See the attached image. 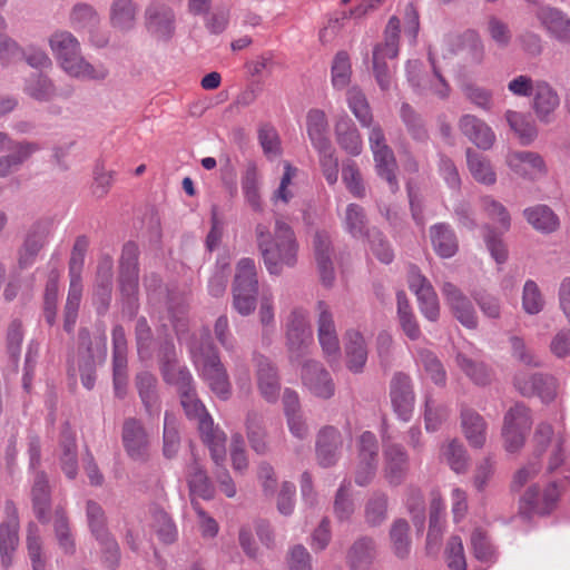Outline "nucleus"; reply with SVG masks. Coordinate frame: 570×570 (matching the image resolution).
Instances as JSON below:
<instances>
[{"label": "nucleus", "instance_id": "obj_1", "mask_svg": "<svg viewBox=\"0 0 570 570\" xmlns=\"http://www.w3.org/2000/svg\"><path fill=\"white\" fill-rule=\"evenodd\" d=\"M255 234L258 250L269 274L279 275L284 266L296 265L298 243L287 223L276 219L273 234L266 225L257 224Z\"/></svg>", "mask_w": 570, "mask_h": 570}, {"label": "nucleus", "instance_id": "obj_2", "mask_svg": "<svg viewBox=\"0 0 570 570\" xmlns=\"http://www.w3.org/2000/svg\"><path fill=\"white\" fill-rule=\"evenodd\" d=\"M48 43L60 68L71 78L100 81L108 77L104 65H92L85 59L79 40L70 31L56 30Z\"/></svg>", "mask_w": 570, "mask_h": 570}, {"label": "nucleus", "instance_id": "obj_3", "mask_svg": "<svg viewBox=\"0 0 570 570\" xmlns=\"http://www.w3.org/2000/svg\"><path fill=\"white\" fill-rule=\"evenodd\" d=\"M188 347L194 365L208 383L210 390L213 392H228V375L209 334L205 333L199 340H193Z\"/></svg>", "mask_w": 570, "mask_h": 570}, {"label": "nucleus", "instance_id": "obj_4", "mask_svg": "<svg viewBox=\"0 0 570 570\" xmlns=\"http://www.w3.org/2000/svg\"><path fill=\"white\" fill-rule=\"evenodd\" d=\"M138 254L136 244L127 243L122 247L119 261V288L122 297V313L130 318L136 316L139 308Z\"/></svg>", "mask_w": 570, "mask_h": 570}, {"label": "nucleus", "instance_id": "obj_5", "mask_svg": "<svg viewBox=\"0 0 570 570\" xmlns=\"http://www.w3.org/2000/svg\"><path fill=\"white\" fill-rule=\"evenodd\" d=\"M401 21L393 16L384 30V42L373 49V71L382 90H389L392 81V67L387 60H394L399 55Z\"/></svg>", "mask_w": 570, "mask_h": 570}, {"label": "nucleus", "instance_id": "obj_6", "mask_svg": "<svg viewBox=\"0 0 570 570\" xmlns=\"http://www.w3.org/2000/svg\"><path fill=\"white\" fill-rule=\"evenodd\" d=\"M233 306L243 316L254 312L257 303L258 279L254 259L244 257L236 265L233 282Z\"/></svg>", "mask_w": 570, "mask_h": 570}, {"label": "nucleus", "instance_id": "obj_7", "mask_svg": "<svg viewBox=\"0 0 570 570\" xmlns=\"http://www.w3.org/2000/svg\"><path fill=\"white\" fill-rule=\"evenodd\" d=\"M52 233L53 220L49 217L38 218L24 229L16 254L19 269L30 268L37 262L41 250L48 245Z\"/></svg>", "mask_w": 570, "mask_h": 570}, {"label": "nucleus", "instance_id": "obj_8", "mask_svg": "<svg viewBox=\"0 0 570 570\" xmlns=\"http://www.w3.org/2000/svg\"><path fill=\"white\" fill-rule=\"evenodd\" d=\"M285 345L292 360L303 357L313 344V330L307 309L294 307L285 318Z\"/></svg>", "mask_w": 570, "mask_h": 570}, {"label": "nucleus", "instance_id": "obj_9", "mask_svg": "<svg viewBox=\"0 0 570 570\" xmlns=\"http://www.w3.org/2000/svg\"><path fill=\"white\" fill-rule=\"evenodd\" d=\"M531 426L530 410L521 403L511 406L504 414L501 429L504 450L509 453L520 452L525 444Z\"/></svg>", "mask_w": 570, "mask_h": 570}, {"label": "nucleus", "instance_id": "obj_10", "mask_svg": "<svg viewBox=\"0 0 570 570\" xmlns=\"http://www.w3.org/2000/svg\"><path fill=\"white\" fill-rule=\"evenodd\" d=\"M560 497L557 481L548 482L543 488L533 483L521 495L519 512L527 518L532 514L548 515L557 508Z\"/></svg>", "mask_w": 570, "mask_h": 570}, {"label": "nucleus", "instance_id": "obj_11", "mask_svg": "<svg viewBox=\"0 0 570 570\" xmlns=\"http://www.w3.org/2000/svg\"><path fill=\"white\" fill-rule=\"evenodd\" d=\"M407 284L417 298L421 313L431 322L438 321L440 316V303L438 295L431 282L415 265L409 266Z\"/></svg>", "mask_w": 570, "mask_h": 570}, {"label": "nucleus", "instance_id": "obj_12", "mask_svg": "<svg viewBox=\"0 0 570 570\" xmlns=\"http://www.w3.org/2000/svg\"><path fill=\"white\" fill-rule=\"evenodd\" d=\"M317 337L320 345L328 362L337 363L341 356V347L333 313L324 301L317 302Z\"/></svg>", "mask_w": 570, "mask_h": 570}, {"label": "nucleus", "instance_id": "obj_13", "mask_svg": "<svg viewBox=\"0 0 570 570\" xmlns=\"http://www.w3.org/2000/svg\"><path fill=\"white\" fill-rule=\"evenodd\" d=\"M144 23L154 38L168 41L175 32L174 11L165 3L153 1L145 9Z\"/></svg>", "mask_w": 570, "mask_h": 570}, {"label": "nucleus", "instance_id": "obj_14", "mask_svg": "<svg viewBox=\"0 0 570 570\" xmlns=\"http://www.w3.org/2000/svg\"><path fill=\"white\" fill-rule=\"evenodd\" d=\"M441 293L454 317L466 328L478 327V315L469 297L453 283L444 282Z\"/></svg>", "mask_w": 570, "mask_h": 570}, {"label": "nucleus", "instance_id": "obj_15", "mask_svg": "<svg viewBox=\"0 0 570 570\" xmlns=\"http://www.w3.org/2000/svg\"><path fill=\"white\" fill-rule=\"evenodd\" d=\"M410 461L404 448L400 444L387 443L383 448V475L389 485H401L409 473Z\"/></svg>", "mask_w": 570, "mask_h": 570}, {"label": "nucleus", "instance_id": "obj_16", "mask_svg": "<svg viewBox=\"0 0 570 570\" xmlns=\"http://www.w3.org/2000/svg\"><path fill=\"white\" fill-rule=\"evenodd\" d=\"M535 18L552 39L562 45H570V17L566 12L546 4L537 9Z\"/></svg>", "mask_w": 570, "mask_h": 570}, {"label": "nucleus", "instance_id": "obj_17", "mask_svg": "<svg viewBox=\"0 0 570 570\" xmlns=\"http://www.w3.org/2000/svg\"><path fill=\"white\" fill-rule=\"evenodd\" d=\"M505 163L515 175L532 181L546 176L548 171L544 159L534 151H510Z\"/></svg>", "mask_w": 570, "mask_h": 570}, {"label": "nucleus", "instance_id": "obj_18", "mask_svg": "<svg viewBox=\"0 0 570 570\" xmlns=\"http://www.w3.org/2000/svg\"><path fill=\"white\" fill-rule=\"evenodd\" d=\"M376 558V541L370 535H361L346 550L345 562L350 570H371Z\"/></svg>", "mask_w": 570, "mask_h": 570}, {"label": "nucleus", "instance_id": "obj_19", "mask_svg": "<svg viewBox=\"0 0 570 570\" xmlns=\"http://www.w3.org/2000/svg\"><path fill=\"white\" fill-rule=\"evenodd\" d=\"M111 341L114 384L116 390H121L127 382L128 344L125 328L120 324L112 327Z\"/></svg>", "mask_w": 570, "mask_h": 570}, {"label": "nucleus", "instance_id": "obj_20", "mask_svg": "<svg viewBox=\"0 0 570 570\" xmlns=\"http://www.w3.org/2000/svg\"><path fill=\"white\" fill-rule=\"evenodd\" d=\"M532 96V109L537 118L543 124H550L554 111L560 106V97L557 90L548 81L537 80Z\"/></svg>", "mask_w": 570, "mask_h": 570}, {"label": "nucleus", "instance_id": "obj_21", "mask_svg": "<svg viewBox=\"0 0 570 570\" xmlns=\"http://www.w3.org/2000/svg\"><path fill=\"white\" fill-rule=\"evenodd\" d=\"M344 354L346 367L353 373H362L368 355L367 343L364 335L355 328L344 334Z\"/></svg>", "mask_w": 570, "mask_h": 570}, {"label": "nucleus", "instance_id": "obj_22", "mask_svg": "<svg viewBox=\"0 0 570 570\" xmlns=\"http://www.w3.org/2000/svg\"><path fill=\"white\" fill-rule=\"evenodd\" d=\"M460 131L478 148L489 150L495 141L491 127L474 115H463L459 119Z\"/></svg>", "mask_w": 570, "mask_h": 570}, {"label": "nucleus", "instance_id": "obj_23", "mask_svg": "<svg viewBox=\"0 0 570 570\" xmlns=\"http://www.w3.org/2000/svg\"><path fill=\"white\" fill-rule=\"evenodd\" d=\"M342 446L341 433L333 426L323 428L316 439V459L321 466L334 465L340 455Z\"/></svg>", "mask_w": 570, "mask_h": 570}, {"label": "nucleus", "instance_id": "obj_24", "mask_svg": "<svg viewBox=\"0 0 570 570\" xmlns=\"http://www.w3.org/2000/svg\"><path fill=\"white\" fill-rule=\"evenodd\" d=\"M314 250L317 269L322 284L326 287H331L335 281V272L332 261V242L330 236L325 233L317 232L314 235Z\"/></svg>", "mask_w": 570, "mask_h": 570}, {"label": "nucleus", "instance_id": "obj_25", "mask_svg": "<svg viewBox=\"0 0 570 570\" xmlns=\"http://www.w3.org/2000/svg\"><path fill=\"white\" fill-rule=\"evenodd\" d=\"M139 6L134 0H112L109 7L110 27L126 33L135 29Z\"/></svg>", "mask_w": 570, "mask_h": 570}, {"label": "nucleus", "instance_id": "obj_26", "mask_svg": "<svg viewBox=\"0 0 570 570\" xmlns=\"http://www.w3.org/2000/svg\"><path fill=\"white\" fill-rule=\"evenodd\" d=\"M122 443L128 455L134 460H142L148 450L147 433L139 421L128 419L122 428Z\"/></svg>", "mask_w": 570, "mask_h": 570}, {"label": "nucleus", "instance_id": "obj_27", "mask_svg": "<svg viewBox=\"0 0 570 570\" xmlns=\"http://www.w3.org/2000/svg\"><path fill=\"white\" fill-rule=\"evenodd\" d=\"M40 146L33 141H14L7 148L10 153L0 157V178L18 170Z\"/></svg>", "mask_w": 570, "mask_h": 570}, {"label": "nucleus", "instance_id": "obj_28", "mask_svg": "<svg viewBox=\"0 0 570 570\" xmlns=\"http://www.w3.org/2000/svg\"><path fill=\"white\" fill-rule=\"evenodd\" d=\"M335 138L338 146L351 156H358L363 150V140L353 120L343 115L335 124Z\"/></svg>", "mask_w": 570, "mask_h": 570}, {"label": "nucleus", "instance_id": "obj_29", "mask_svg": "<svg viewBox=\"0 0 570 570\" xmlns=\"http://www.w3.org/2000/svg\"><path fill=\"white\" fill-rule=\"evenodd\" d=\"M202 441L207 445L210 458L220 466L226 459V441L227 436L224 431L214 425L213 419L203 421L198 428Z\"/></svg>", "mask_w": 570, "mask_h": 570}, {"label": "nucleus", "instance_id": "obj_30", "mask_svg": "<svg viewBox=\"0 0 570 570\" xmlns=\"http://www.w3.org/2000/svg\"><path fill=\"white\" fill-rule=\"evenodd\" d=\"M435 254L442 258H451L459 250V240L453 228L446 223H436L429 230Z\"/></svg>", "mask_w": 570, "mask_h": 570}, {"label": "nucleus", "instance_id": "obj_31", "mask_svg": "<svg viewBox=\"0 0 570 570\" xmlns=\"http://www.w3.org/2000/svg\"><path fill=\"white\" fill-rule=\"evenodd\" d=\"M79 355L81 363L101 364L107 356V337L105 333L91 337L88 330L79 331Z\"/></svg>", "mask_w": 570, "mask_h": 570}, {"label": "nucleus", "instance_id": "obj_32", "mask_svg": "<svg viewBox=\"0 0 570 570\" xmlns=\"http://www.w3.org/2000/svg\"><path fill=\"white\" fill-rule=\"evenodd\" d=\"M32 509L36 518L48 523L50 520L51 495L48 478L45 472H37L31 488Z\"/></svg>", "mask_w": 570, "mask_h": 570}, {"label": "nucleus", "instance_id": "obj_33", "mask_svg": "<svg viewBox=\"0 0 570 570\" xmlns=\"http://www.w3.org/2000/svg\"><path fill=\"white\" fill-rule=\"evenodd\" d=\"M59 445L62 451L60 455L61 469L67 478L75 479L78 473L77 444L75 434L68 423L61 430Z\"/></svg>", "mask_w": 570, "mask_h": 570}, {"label": "nucleus", "instance_id": "obj_34", "mask_svg": "<svg viewBox=\"0 0 570 570\" xmlns=\"http://www.w3.org/2000/svg\"><path fill=\"white\" fill-rule=\"evenodd\" d=\"M389 518V495L374 491L364 504V521L370 528L381 527Z\"/></svg>", "mask_w": 570, "mask_h": 570}, {"label": "nucleus", "instance_id": "obj_35", "mask_svg": "<svg viewBox=\"0 0 570 570\" xmlns=\"http://www.w3.org/2000/svg\"><path fill=\"white\" fill-rule=\"evenodd\" d=\"M465 155L468 169L475 181L485 186H492L497 183V173L485 156L472 148H468Z\"/></svg>", "mask_w": 570, "mask_h": 570}, {"label": "nucleus", "instance_id": "obj_36", "mask_svg": "<svg viewBox=\"0 0 570 570\" xmlns=\"http://www.w3.org/2000/svg\"><path fill=\"white\" fill-rule=\"evenodd\" d=\"M461 424L470 445L481 449L487 439V423L483 417L471 409H463L461 412Z\"/></svg>", "mask_w": 570, "mask_h": 570}, {"label": "nucleus", "instance_id": "obj_37", "mask_svg": "<svg viewBox=\"0 0 570 570\" xmlns=\"http://www.w3.org/2000/svg\"><path fill=\"white\" fill-rule=\"evenodd\" d=\"M302 380L309 390L320 392H332L334 389L330 373L323 365L314 360H308L302 368Z\"/></svg>", "mask_w": 570, "mask_h": 570}, {"label": "nucleus", "instance_id": "obj_38", "mask_svg": "<svg viewBox=\"0 0 570 570\" xmlns=\"http://www.w3.org/2000/svg\"><path fill=\"white\" fill-rule=\"evenodd\" d=\"M456 53L471 65H480L484 59V46L480 36L473 30H466L456 37Z\"/></svg>", "mask_w": 570, "mask_h": 570}, {"label": "nucleus", "instance_id": "obj_39", "mask_svg": "<svg viewBox=\"0 0 570 570\" xmlns=\"http://www.w3.org/2000/svg\"><path fill=\"white\" fill-rule=\"evenodd\" d=\"M187 482L191 495L204 500H212L215 495V488L209 480L206 470L195 460L188 465Z\"/></svg>", "mask_w": 570, "mask_h": 570}, {"label": "nucleus", "instance_id": "obj_40", "mask_svg": "<svg viewBox=\"0 0 570 570\" xmlns=\"http://www.w3.org/2000/svg\"><path fill=\"white\" fill-rule=\"evenodd\" d=\"M441 459L450 466L456 474H463L468 471L470 465V456L459 440L453 439L443 443L440 450Z\"/></svg>", "mask_w": 570, "mask_h": 570}, {"label": "nucleus", "instance_id": "obj_41", "mask_svg": "<svg viewBox=\"0 0 570 570\" xmlns=\"http://www.w3.org/2000/svg\"><path fill=\"white\" fill-rule=\"evenodd\" d=\"M527 222L541 233H552L559 227V218L547 205H535L523 210Z\"/></svg>", "mask_w": 570, "mask_h": 570}, {"label": "nucleus", "instance_id": "obj_42", "mask_svg": "<svg viewBox=\"0 0 570 570\" xmlns=\"http://www.w3.org/2000/svg\"><path fill=\"white\" fill-rule=\"evenodd\" d=\"M410 530L409 522L403 518L395 519L390 527L389 538L392 551L399 559L407 558L411 552Z\"/></svg>", "mask_w": 570, "mask_h": 570}, {"label": "nucleus", "instance_id": "obj_43", "mask_svg": "<svg viewBox=\"0 0 570 570\" xmlns=\"http://www.w3.org/2000/svg\"><path fill=\"white\" fill-rule=\"evenodd\" d=\"M20 524L0 523V564L8 569L19 546Z\"/></svg>", "mask_w": 570, "mask_h": 570}, {"label": "nucleus", "instance_id": "obj_44", "mask_svg": "<svg viewBox=\"0 0 570 570\" xmlns=\"http://www.w3.org/2000/svg\"><path fill=\"white\" fill-rule=\"evenodd\" d=\"M24 92L38 101H49L57 96L53 81L41 72H33L26 79Z\"/></svg>", "mask_w": 570, "mask_h": 570}, {"label": "nucleus", "instance_id": "obj_45", "mask_svg": "<svg viewBox=\"0 0 570 570\" xmlns=\"http://www.w3.org/2000/svg\"><path fill=\"white\" fill-rule=\"evenodd\" d=\"M344 229L354 238H367L372 230L367 227L364 208L357 204H350L343 217Z\"/></svg>", "mask_w": 570, "mask_h": 570}, {"label": "nucleus", "instance_id": "obj_46", "mask_svg": "<svg viewBox=\"0 0 570 570\" xmlns=\"http://www.w3.org/2000/svg\"><path fill=\"white\" fill-rule=\"evenodd\" d=\"M306 129L313 147L330 144L327 137L328 122L325 112L321 109H311L306 116Z\"/></svg>", "mask_w": 570, "mask_h": 570}, {"label": "nucleus", "instance_id": "obj_47", "mask_svg": "<svg viewBox=\"0 0 570 570\" xmlns=\"http://www.w3.org/2000/svg\"><path fill=\"white\" fill-rule=\"evenodd\" d=\"M82 297L81 277H70L68 296L65 305V331L71 333L73 331L78 311Z\"/></svg>", "mask_w": 570, "mask_h": 570}, {"label": "nucleus", "instance_id": "obj_48", "mask_svg": "<svg viewBox=\"0 0 570 570\" xmlns=\"http://www.w3.org/2000/svg\"><path fill=\"white\" fill-rule=\"evenodd\" d=\"M515 387L519 392H552L560 387L558 380L547 373H533L518 376Z\"/></svg>", "mask_w": 570, "mask_h": 570}, {"label": "nucleus", "instance_id": "obj_49", "mask_svg": "<svg viewBox=\"0 0 570 570\" xmlns=\"http://www.w3.org/2000/svg\"><path fill=\"white\" fill-rule=\"evenodd\" d=\"M377 175L385 179L392 193L399 189L396 177L397 163L392 149L375 153L373 155Z\"/></svg>", "mask_w": 570, "mask_h": 570}, {"label": "nucleus", "instance_id": "obj_50", "mask_svg": "<svg viewBox=\"0 0 570 570\" xmlns=\"http://www.w3.org/2000/svg\"><path fill=\"white\" fill-rule=\"evenodd\" d=\"M69 22L76 30H92L100 22L97 10L89 3H76L69 14Z\"/></svg>", "mask_w": 570, "mask_h": 570}, {"label": "nucleus", "instance_id": "obj_51", "mask_svg": "<svg viewBox=\"0 0 570 570\" xmlns=\"http://www.w3.org/2000/svg\"><path fill=\"white\" fill-rule=\"evenodd\" d=\"M505 119L510 128L519 137L521 144L529 145L537 137L538 131L534 122L524 114L508 110Z\"/></svg>", "mask_w": 570, "mask_h": 570}, {"label": "nucleus", "instance_id": "obj_52", "mask_svg": "<svg viewBox=\"0 0 570 570\" xmlns=\"http://www.w3.org/2000/svg\"><path fill=\"white\" fill-rule=\"evenodd\" d=\"M405 504L417 533H422L425 523V502L422 491L412 485L407 487Z\"/></svg>", "mask_w": 570, "mask_h": 570}, {"label": "nucleus", "instance_id": "obj_53", "mask_svg": "<svg viewBox=\"0 0 570 570\" xmlns=\"http://www.w3.org/2000/svg\"><path fill=\"white\" fill-rule=\"evenodd\" d=\"M416 360L424 367L431 380L439 387H442L445 383L446 373L436 355L425 347H420L416 351Z\"/></svg>", "mask_w": 570, "mask_h": 570}, {"label": "nucleus", "instance_id": "obj_54", "mask_svg": "<svg viewBox=\"0 0 570 570\" xmlns=\"http://www.w3.org/2000/svg\"><path fill=\"white\" fill-rule=\"evenodd\" d=\"M26 544L32 569L46 570V561L42 558V541L40 531L35 522H29L27 524Z\"/></svg>", "mask_w": 570, "mask_h": 570}, {"label": "nucleus", "instance_id": "obj_55", "mask_svg": "<svg viewBox=\"0 0 570 570\" xmlns=\"http://www.w3.org/2000/svg\"><path fill=\"white\" fill-rule=\"evenodd\" d=\"M347 104L361 126H372L373 115L365 95L360 89L354 87L347 91Z\"/></svg>", "mask_w": 570, "mask_h": 570}, {"label": "nucleus", "instance_id": "obj_56", "mask_svg": "<svg viewBox=\"0 0 570 570\" xmlns=\"http://www.w3.org/2000/svg\"><path fill=\"white\" fill-rule=\"evenodd\" d=\"M86 517L89 530L96 539H104V535L109 534L107 528V518L102 507L94 501L86 502Z\"/></svg>", "mask_w": 570, "mask_h": 570}, {"label": "nucleus", "instance_id": "obj_57", "mask_svg": "<svg viewBox=\"0 0 570 570\" xmlns=\"http://www.w3.org/2000/svg\"><path fill=\"white\" fill-rule=\"evenodd\" d=\"M257 384L261 392H275L281 387L277 370L263 356L257 358Z\"/></svg>", "mask_w": 570, "mask_h": 570}, {"label": "nucleus", "instance_id": "obj_58", "mask_svg": "<svg viewBox=\"0 0 570 570\" xmlns=\"http://www.w3.org/2000/svg\"><path fill=\"white\" fill-rule=\"evenodd\" d=\"M400 116L409 134L414 140L425 141L429 138L428 130L421 116L409 104H402Z\"/></svg>", "mask_w": 570, "mask_h": 570}, {"label": "nucleus", "instance_id": "obj_59", "mask_svg": "<svg viewBox=\"0 0 570 570\" xmlns=\"http://www.w3.org/2000/svg\"><path fill=\"white\" fill-rule=\"evenodd\" d=\"M163 453L167 459L176 456L180 448V435L176 417L166 412L164 421Z\"/></svg>", "mask_w": 570, "mask_h": 570}, {"label": "nucleus", "instance_id": "obj_60", "mask_svg": "<svg viewBox=\"0 0 570 570\" xmlns=\"http://www.w3.org/2000/svg\"><path fill=\"white\" fill-rule=\"evenodd\" d=\"M546 299L533 279L525 281L522 289V308L528 315H537L543 311Z\"/></svg>", "mask_w": 570, "mask_h": 570}, {"label": "nucleus", "instance_id": "obj_61", "mask_svg": "<svg viewBox=\"0 0 570 570\" xmlns=\"http://www.w3.org/2000/svg\"><path fill=\"white\" fill-rule=\"evenodd\" d=\"M318 153V161L322 173L330 185H334L338 179V159L332 144L314 147Z\"/></svg>", "mask_w": 570, "mask_h": 570}, {"label": "nucleus", "instance_id": "obj_62", "mask_svg": "<svg viewBox=\"0 0 570 570\" xmlns=\"http://www.w3.org/2000/svg\"><path fill=\"white\" fill-rule=\"evenodd\" d=\"M165 382L179 392H191L194 390V380L191 373L186 366L175 365L161 373Z\"/></svg>", "mask_w": 570, "mask_h": 570}, {"label": "nucleus", "instance_id": "obj_63", "mask_svg": "<svg viewBox=\"0 0 570 570\" xmlns=\"http://www.w3.org/2000/svg\"><path fill=\"white\" fill-rule=\"evenodd\" d=\"M482 208L487 216L493 220L499 228L503 232L509 230L511 226V217L503 204L495 200L491 196H485L481 199Z\"/></svg>", "mask_w": 570, "mask_h": 570}, {"label": "nucleus", "instance_id": "obj_64", "mask_svg": "<svg viewBox=\"0 0 570 570\" xmlns=\"http://www.w3.org/2000/svg\"><path fill=\"white\" fill-rule=\"evenodd\" d=\"M154 528L159 540L165 544H171L178 539L177 527L170 515L164 510L155 511Z\"/></svg>", "mask_w": 570, "mask_h": 570}]
</instances>
